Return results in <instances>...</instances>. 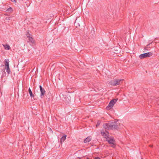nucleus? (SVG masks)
<instances>
[{"mask_svg": "<svg viewBox=\"0 0 159 159\" xmlns=\"http://www.w3.org/2000/svg\"><path fill=\"white\" fill-rule=\"evenodd\" d=\"M118 124L115 122H110L103 125V127L106 129H116L118 128Z\"/></svg>", "mask_w": 159, "mask_h": 159, "instance_id": "obj_1", "label": "nucleus"}, {"mask_svg": "<svg viewBox=\"0 0 159 159\" xmlns=\"http://www.w3.org/2000/svg\"><path fill=\"white\" fill-rule=\"evenodd\" d=\"M106 140L110 144H111V146L113 148L115 147V140L114 138L111 136L106 137Z\"/></svg>", "mask_w": 159, "mask_h": 159, "instance_id": "obj_2", "label": "nucleus"}, {"mask_svg": "<svg viewBox=\"0 0 159 159\" xmlns=\"http://www.w3.org/2000/svg\"><path fill=\"white\" fill-rule=\"evenodd\" d=\"M123 80L121 79L115 80H112L110 82V84L113 86H116L119 85L120 84L121 82L123 81Z\"/></svg>", "mask_w": 159, "mask_h": 159, "instance_id": "obj_3", "label": "nucleus"}, {"mask_svg": "<svg viewBox=\"0 0 159 159\" xmlns=\"http://www.w3.org/2000/svg\"><path fill=\"white\" fill-rule=\"evenodd\" d=\"M117 99H113L111 101L106 108L107 110H110L111 109L114 104L116 102Z\"/></svg>", "mask_w": 159, "mask_h": 159, "instance_id": "obj_4", "label": "nucleus"}, {"mask_svg": "<svg viewBox=\"0 0 159 159\" xmlns=\"http://www.w3.org/2000/svg\"><path fill=\"white\" fill-rule=\"evenodd\" d=\"M5 67L7 73L8 74H10L11 70L9 67V61L8 59H6L5 60Z\"/></svg>", "mask_w": 159, "mask_h": 159, "instance_id": "obj_5", "label": "nucleus"}, {"mask_svg": "<svg viewBox=\"0 0 159 159\" xmlns=\"http://www.w3.org/2000/svg\"><path fill=\"white\" fill-rule=\"evenodd\" d=\"M152 53L150 52H147L140 54L139 57L141 59H143L146 57H149L152 56Z\"/></svg>", "mask_w": 159, "mask_h": 159, "instance_id": "obj_6", "label": "nucleus"}, {"mask_svg": "<svg viewBox=\"0 0 159 159\" xmlns=\"http://www.w3.org/2000/svg\"><path fill=\"white\" fill-rule=\"evenodd\" d=\"M59 96L61 98H64L65 101H66L67 102H69L70 101V96L67 97V98L68 99L67 100L66 98V95H64L62 93H60L59 95Z\"/></svg>", "mask_w": 159, "mask_h": 159, "instance_id": "obj_7", "label": "nucleus"}, {"mask_svg": "<svg viewBox=\"0 0 159 159\" xmlns=\"http://www.w3.org/2000/svg\"><path fill=\"white\" fill-rule=\"evenodd\" d=\"M101 133L102 135L104 136V137L106 139V137H108L109 136L108 132L106 130L105 131L104 130L101 131Z\"/></svg>", "mask_w": 159, "mask_h": 159, "instance_id": "obj_8", "label": "nucleus"}, {"mask_svg": "<svg viewBox=\"0 0 159 159\" xmlns=\"http://www.w3.org/2000/svg\"><path fill=\"white\" fill-rule=\"evenodd\" d=\"M39 87L40 91L41 92V94L40 95V97L41 98H42V97L45 94V91L44 89L42 87L41 85H39Z\"/></svg>", "mask_w": 159, "mask_h": 159, "instance_id": "obj_9", "label": "nucleus"}, {"mask_svg": "<svg viewBox=\"0 0 159 159\" xmlns=\"http://www.w3.org/2000/svg\"><path fill=\"white\" fill-rule=\"evenodd\" d=\"M2 45L5 50H9L10 49V47L8 44H2Z\"/></svg>", "mask_w": 159, "mask_h": 159, "instance_id": "obj_10", "label": "nucleus"}, {"mask_svg": "<svg viewBox=\"0 0 159 159\" xmlns=\"http://www.w3.org/2000/svg\"><path fill=\"white\" fill-rule=\"evenodd\" d=\"M91 139L90 137H88L86 138L84 140V142L85 143H87L89 142L91 140Z\"/></svg>", "mask_w": 159, "mask_h": 159, "instance_id": "obj_11", "label": "nucleus"}, {"mask_svg": "<svg viewBox=\"0 0 159 159\" xmlns=\"http://www.w3.org/2000/svg\"><path fill=\"white\" fill-rule=\"evenodd\" d=\"M26 35L27 37L29 38V40L31 42L33 43V39L32 37H30V35L28 32H27V33L26 34Z\"/></svg>", "mask_w": 159, "mask_h": 159, "instance_id": "obj_12", "label": "nucleus"}, {"mask_svg": "<svg viewBox=\"0 0 159 159\" xmlns=\"http://www.w3.org/2000/svg\"><path fill=\"white\" fill-rule=\"evenodd\" d=\"M66 135H65L63 136H62L61 139V141L60 142L61 143H62V142H64V141L66 139Z\"/></svg>", "mask_w": 159, "mask_h": 159, "instance_id": "obj_13", "label": "nucleus"}, {"mask_svg": "<svg viewBox=\"0 0 159 159\" xmlns=\"http://www.w3.org/2000/svg\"><path fill=\"white\" fill-rule=\"evenodd\" d=\"M28 91L30 94V96L31 97L34 98V95L33 94L30 88L29 89Z\"/></svg>", "mask_w": 159, "mask_h": 159, "instance_id": "obj_14", "label": "nucleus"}, {"mask_svg": "<svg viewBox=\"0 0 159 159\" xmlns=\"http://www.w3.org/2000/svg\"><path fill=\"white\" fill-rule=\"evenodd\" d=\"M7 11L8 12H11L13 11L12 8L11 7H9L8 8H7Z\"/></svg>", "mask_w": 159, "mask_h": 159, "instance_id": "obj_15", "label": "nucleus"}, {"mask_svg": "<svg viewBox=\"0 0 159 159\" xmlns=\"http://www.w3.org/2000/svg\"><path fill=\"white\" fill-rule=\"evenodd\" d=\"M94 159H101V158L98 157H96Z\"/></svg>", "mask_w": 159, "mask_h": 159, "instance_id": "obj_16", "label": "nucleus"}, {"mask_svg": "<svg viewBox=\"0 0 159 159\" xmlns=\"http://www.w3.org/2000/svg\"><path fill=\"white\" fill-rule=\"evenodd\" d=\"M149 44H148L147 45V47L145 48V50H147V48H148V46L149 45Z\"/></svg>", "mask_w": 159, "mask_h": 159, "instance_id": "obj_17", "label": "nucleus"}, {"mask_svg": "<svg viewBox=\"0 0 159 159\" xmlns=\"http://www.w3.org/2000/svg\"><path fill=\"white\" fill-rule=\"evenodd\" d=\"M16 0H11V1L12 2H14L16 3Z\"/></svg>", "mask_w": 159, "mask_h": 159, "instance_id": "obj_18", "label": "nucleus"}, {"mask_svg": "<svg viewBox=\"0 0 159 159\" xmlns=\"http://www.w3.org/2000/svg\"><path fill=\"white\" fill-rule=\"evenodd\" d=\"M99 124H100V123L98 122L97 125L96 126H97Z\"/></svg>", "mask_w": 159, "mask_h": 159, "instance_id": "obj_19", "label": "nucleus"}, {"mask_svg": "<svg viewBox=\"0 0 159 159\" xmlns=\"http://www.w3.org/2000/svg\"><path fill=\"white\" fill-rule=\"evenodd\" d=\"M116 50V52H117V50Z\"/></svg>", "mask_w": 159, "mask_h": 159, "instance_id": "obj_20", "label": "nucleus"}, {"mask_svg": "<svg viewBox=\"0 0 159 159\" xmlns=\"http://www.w3.org/2000/svg\"><path fill=\"white\" fill-rule=\"evenodd\" d=\"M116 48H114V49H115Z\"/></svg>", "mask_w": 159, "mask_h": 159, "instance_id": "obj_21", "label": "nucleus"}, {"mask_svg": "<svg viewBox=\"0 0 159 159\" xmlns=\"http://www.w3.org/2000/svg\"><path fill=\"white\" fill-rule=\"evenodd\" d=\"M87 159H89V158H87Z\"/></svg>", "mask_w": 159, "mask_h": 159, "instance_id": "obj_22", "label": "nucleus"}]
</instances>
